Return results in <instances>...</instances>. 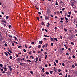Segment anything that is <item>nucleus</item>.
<instances>
[{"label": "nucleus", "instance_id": "nucleus-23", "mask_svg": "<svg viewBox=\"0 0 77 77\" xmlns=\"http://www.w3.org/2000/svg\"><path fill=\"white\" fill-rule=\"evenodd\" d=\"M0 66H1V67H3V64H0Z\"/></svg>", "mask_w": 77, "mask_h": 77}, {"label": "nucleus", "instance_id": "nucleus-54", "mask_svg": "<svg viewBox=\"0 0 77 77\" xmlns=\"http://www.w3.org/2000/svg\"><path fill=\"white\" fill-rule=\"evenodd\" d=\"M1 72H2L3 71V69H1Z\"/></svg>", "mask_w": 77, "mask_h": 77}, {"label": "nucleus", "instance_id": "nucleus-25", "mask_svg": "<svg viewBox=\"0 0 77 77\" xmlns=\"http://www.w3.org/2000/svg\"><path fill=\"white\" fill-rule=\"evenodd\" d=\"M54 65L55 66H56V63L55 62H54Z\"/></svg>", "mask_w": 77, "mask_h": 77}, {"label": "nucleus", "instance_id": "nucleus-4", "mask_svg": "<svg viewBox=\"0 0 77 77\" xmlns=\"http://www.w3.org/2000/svg\"><path fill=\"white\" fill-rule=\"evenodd\" d=\"M45 19L46 20H48V17L47 16H45Z\"/></svg>", "mask_w": 77, "mask_h": 77}, {"label": "nucleus", "instance_id": "nucleus-28", "mask_svg": "<svg viewBox=\"0 0 77 77\" xmlns=\"http://www.w3.org/2000/svg\"><path fill=\"white\" fill-rule=\"evenodd\" d=\"M4 45H5V47H7V46H8V45L6 43H5Z\"/></svg>", "mask_w": 77, "mask_h": 77}, {"label": "nucleus", "instance_id": "nucleus-64", "mask_svg": "<svg viewBox=\"0 0 77 77\" xmlns=\"http://www.w3.org/2000/svg\"><path fill=\"white\" fill-rule=\"evenodd\" d=\"M75 66H77V63H76L75 64Z\"/></svg>", "mask_w": 77, "mask_h": 77}, {"label": "nucleus", "instance_id": "nucleus-57", "mask_svg": "<svg viewBox=\"0 0 77 77\" xmlns=\"http://www.w3.org/2000/svg\"><path fill=\"white\" fill-rule=\"evenodd\" d=\"M58 72H60L61 71V70H60V69H58Z\"/></svg>", "mask_w": 77, "mask_h": 77}, {"label": "nucleus", "instance_id": "nucleus-16", "mask_svg": "<svg viewBox=\"0 0 77 77\" xmlns=\"http://www.w3.org/2000/svg\"><path fill=\"white\" fill-rule=\"evenodd\" d=\"M27 61L28 62H29L30 63L31 62V61L30 60H27Z\"/></svg>", "mask_w": 77, "mask_h": 77}, {"label": "nucleus", "instance_id": "nucleus-59", "mask_svg": "<svg viewBox=\"0 0 77 77\" xmlns=\"http://www.w3.org/2000/svg\"><path fill=\"white\" fill-rule=\"evenodd\" d=\"M51 46H52V47H53V43H51Z\"/></svg>", "mask_w": 77, "mask_h": 77}, {"label": "nucleus", "instance_id": "nucleus-45", "mask_svg": "<svg viewBox=\"0 0 77 77\" xmlns=\"http://www.w3.org/2000/svg\"><path fill=\"white\" fill-rule=\"evenodd\" d=\"M66 55H67V56H69V54L68 52H67L66 53Z\"/></svg>", "mask_w": 77, "mask_h": 77}, {"label": "nucleus", "instance_id": "nucleus-15", "mask_svg": "<svg viewBox=\"0 0 77 77\" xmlns=\"http://www.w3.org/2000/svg\"><path fill=\"white\" fill-rule=\"evenodd\" d=\"M64 30L65 31V32H67V29H66V28H64Z\"/></svg>", "mask_w": 77, "mask_h": 77}, {"label": "nucleus", "instance_id": "nucleus-34", "mask_svg": "<svg viewBox=\"0 0 77 77\" xmlns=\"http://www.w3.org/2000/svg\"><path fill=\"white\" fill-rule=\"evenodd\" d=\"M45 31H46V32H48V30L47 29H45Z\"/></svg>", "mask_w": 77, "mask_h": 77}, {"label": "nucleus", "instance_id": "nucleus-13", "mask_svg": "<svg viewBox=\"0 0 77 77\" xmlns=\"http://www.w3.org/2000/svg\"><path fill=\"white\" fill-rule=\"evenodd\" d=\"M9 58L10 59H12V58H13L12 56H10Z\"/></svg>", "mask_w": 77, "mask_h": 77}, {"label": "nucleus", "instance_id": "nucleus-19", "mask_svg": "<svg viewBox=\"0 0 77 77\" xmlns=\"http://www.w3.org/2000/svg\"><path fill=\"white\" fill-rule=\"evenodd\" d=\"M50 38H51V41H53V39H54L53 38H52L51 37Z\"/></svg>", "mask_w": 77, "mask_h": 77}, {"label": "nucleus", "instance_id": "nucleus-39", "mask_svg": "<svg viewBox=\"0 0 77 77\" xmlns=\"http://www.w3.org/2000/svg\"><path fill=\"white\" fill-rule=\"evenodd\" d=\"M12 45L13 46H14V43L12 42Z\"/></svg>", "mask_w": 77, "mask_h": 77}, {"label": "nucleus", "instance_id": "nucleus-53", "mask_svg": "<svg viewBox=\"0 0 77 77\" xmlns=\"http://www.w3.org/2000/svg\"><path fill=\"white\" fill-rule=\"evenodd\" d=\"M45 46V45H44L43 46H42V48H44V47Z\"/></svg>", "mask_w": 77, "mask_h": 77}, {"label": "nucleus", "instance_id": "nucleus-7", "mask_svg": "<svg viewBox=\"0 0 77 77\" xmlns=\"http://www.w3.org/2000/svg\"><path fill=\"white\" fill-rule=\"evenodd\" d=\"M54 71L55 72H57V69H54Z\"/></svg>", "mask_w": 77, "mask_h": 77}, {"label": "nucleus", "instance_id": "nucleus-46", "mask_svg": "<svg viewBox=\"0 0 77 77\" xmlns=\"http://www.w3.org/2000/svg\"><path fill=\"white\" fill-rule=\"evenodd\" d=\"M75 56L74 55H73L72 56V57H73V58H75Z\"/></svg>", "mask_w": 77, "mask_h": 77}, {"label": "nucleus", "instance_id": "nucleus-33", "mask_svg": "<svg viewBox=\"0 0 77 77\" xmlns=\"http://www.w3.org/2000/svg\"><path fill=\"white\" fill-rule=\"evenodd\" d=\"M14 43H15L16 44H18V43H17V42H15V41H14Z\"/></svg>", "mask_w": 77, "mask_h": 77}, {"label": "nucleus", "instance_id": "nucleus-48", "mask_svg": "<svg viewBox=\"0 0 77 77\" xmlns=\"http://www.w3.org/2000/svg\"><path fill=\"white\" fill-rule=\"evenodd\" d=\"M61 20H64V18H61L60 19Z\"/></svg>", "mask_w": 77, "mask_h": 77}, {"label": "nucleus", "instance_id": "nucleus-2", "mask_svg": "<svg viewBox=\"0 0 77 77\" xmlns=\"http://www.w3.org/2000/svg\"><path fill=\"white\" fill-rule=\"evenodd\" d=\"M65 18L66 20V23H68V18L65 17Z\"/></svg>", "mask_w": 77, "mask_h": 77}, {"label": "nucleus", "instance_id": "nucleus-38", "mask_svg": "<svg viewBox=\"0 0 77 77\" xmlns=\"http://www.w3.org/2000/svg\"><path fill=\"white\" fill-rule=\"evenodd\" d=\"M42 72H44V68H43L42 69Z\"/></svg>", "mask_w": 77, "mask_h": 77}, {"label": "nucleus", "instance_id": "nucleus-41", "mask_svg": "<svg viewBox=\"0 0 77 77\" xmlns=\"http://www.w3.org/2000/svg\"><path fill=\"white\" fill-rule=\"evenodd\" d=\"M22 47L21 45H20L18 47V48H21Z\"/></svg>", "mask_w": 77, "mask_h": 77}, {"label": "nucleus", "instance_id": "nucleus-22", "mask_svg": "<svg viewBox=\"0 0 77 77\" xmlns=\"http://www.w3.org/2000/svg\"><path fill=\"white\" fill-rule=\"evenodd\" d=\"M44 36H45V37H49V36H47L46 35H44Z\"/></svg>", "mask_w": 77, "mask_h": 77}, {"label": "nucleus", "instance_id": "nucleus-40", "mask_svg": "<svg viewBox=\"0 0 77 77\" xmlns=\"http://www.w3.org/2000/svg\"><path fill=\"white\" fill-rule=\"evenodd\" d=\"M6 18V19H8V18H9V16H7Z\"/></svg>", "mask_w": 77, "mask_h": 77}, {"label": "nucleus", "instance_id": "nucleus-10", "mask_svg": "<svg viewBox=\"0 0 77 77\" xmlns=\"http://www.w3.org/2000/svg\"><path fill=\"white\" fill-rule=\"evenodd\" d=\"M25 47L26 48H28V47H27V46L26 45V44L25 45Z\"/></svg>", "mask_w": 77, "mask_h": 77}, {"label": "nucleus", "instance_id": "nucleus-21", "mask_svg": "<svg viewBox=\"0 0 77 77\" xmlns=\"http://www.w3.org/2000/svg\"><path fill=\"white\" fill-rule=\"evenodd\" d=\"M46 74H48V75L49 74V73H48V72H46L45 73Z\"/></svg>", "mask_w": 77, "mask_h": 77}, {"label": "nucleus", "instance_id": "nucleus-8", "mask_svg": "<svg viewBox=\"0 0 77 77\" xmlns=\"http://www.w3.org/2000/svg\"><path fill=\"white\" fill-rule=\"evenodd\" d=\"M42 25H43V26H45V24H44V23L43 22H42Z\"/></svg>", "mask_w": 77, "mask_h": 77}, {"label": "nucleus", "instance_id": "nucleus-56", "mask_svg": "<svg viewBox=\"0 0 77 77\" xmlns=\"http://www.w3.org/2000/svg\"><path fill=\"white\" fill-rule=\"evenodd\" d=\"M71 5L72 7H73V6H74V4H72Z\"/></svg>", "mask_w": 77, "mask_h": 77}, {"label": "nucleus", "instance_id": "nucleus-63", "mask_svg": "<svg viewBox=\"0 0 77 77\" xmlns=\"http://www.w3.org/2000/svg\"><path fill=\"white\" fill-rule=\"evenodd\" d=\"M62 65L63 66H65V64L64 63H63L62 64Z\"/></svg>", "mask_w": 77, "mask_h": 77}, {"label": "nucleus", "instance_id": "nucleus-11", "mask_svg": "<svg viewBox=\"0 0 77 77\" xmlns=\"http://www.w3.org/2000/svg\"><path fill=\"white\" fill-rule=\"evenodd\" d=\"M6 55V56H8V53L7 52H5L4 53Z\"/></svg>", "mask_w": 77, "mask_h": 77}, {"label": "nucleus", "instance_id": "nucleus-36", "mask_svg": "<svg viewBox=\"0 0 77 77\" xmlns=\"http://www.w3.org/2000/svg\"><path fill=\"white\" fill-rule=\"evenodd\" d=\"M38 48H41V45H38Z\"/></svg>", "mask_w": 77, "mask_h": 77}, {"label": "nucleus", "instance_id": "nucleus-18", "mask_svg": "<svg viewBox=\"0 0 77 77\" xmlns=\"http://www.w3.org/2000/svg\"><path fill=\"white\" fill-rule=\"evenodd\" d=\"M30 73H31V74H33V71H31L30 72Z\"/></svg>", "mask_w": 77, "mask_h": 77}, {"label": "nucleus", "instance_id": "nucleus-52", "mask_svg": "<svg viewBox=\"0 0 77 77\" xmlns=\"http://www.w3.org/2000/svg\"><path fill=\"white\" fill-rule=\"evenodd\" d=\"M62 11H64L65 10V8H62Z\"/></svg>", "mask_w": 77, "mask_h": 77}, {"label": "nucleus", "instance_id": "nucleus-43", "mask_svg": "<svg viewBox=\"0 0 77 77\" xmlns=\"http://www.w3.org/2000/svg\"><path fill=\"white\" fill-rule=\"evenodd\" d=\"M35 42H32L31 43V44H34Z\"/></svg>", "mask_w": 77, "mask_h": 77}, {"label": "nucleus", "instance_id": "nucleus-35", "mask_svg": "<svg viewBox=\"0 0 77 77\" xmlns=\"http://www.w3.org/2000/svg\"><path fill=\"white\" fill-rule=\"evenodd\" d=\"M29 54H32V52L30 51V52H29Z\"/></svg>", "mask_w": 77, "mask_h": 77}, {"label": "nucleus", "instance_id": "nucleus-49", "mask_svg": "<svg viewBox=\"0 0 77 77\" xmlns=\"http://www.w3.org/2000/svg\"><path fill=\"white\" fill-rule=\"evenodd\" d=\"M65 17H66V15H67L66 13V12H65Z\"/></svg>", "mask_w": 77, "mask_h": 77}, {"label": "nucleus", "instance_id": "nucleus-50", "mask_svg": "<svg viewBox=\"0 0 77 77\" xmlns=\"http://www.w3.org/2000/svg\"><path fill=\"white\" fill-rule=\"evenodd\" d=\"M67 17H68V18H70V15H67Z\"/></svg>", "mask_w": 77, "mask_h": 77}, {"label": "nucleus", "instance_id": "nucleus-1", "mask_svg": "<svg viewBox=\"0 0 77 77\" xmlns=\"http://www.w3.org/2000/svg\"><path fill=\"white\" fill-rule=\"evenodd\" d=\"M20 65L21 66H24L26 65V63H20Z\"/></svg>", "mask_w": 77, "mask_h": 77}, {"label": "nucleus", "instance_id": "nucleus-51", "mask_svg": "<svg viewBox=\"0 0 77 77\" xmlns=\"http://www.w3.org/2000/svg\"><path fill=\"white\" fill-rule=\"evenodd\" d=\"M23 51H24V52H26V49H23Z\"/></svg>", "mask_w": 77, "mask_h": 77}, {"label": "nucleus", "instance_id": "nucleus-60", "mask_svg": "<svg viewBox=\"0 0 77 77\" xmlns=\"http://www.w3.org/2000/svg\"><path fill=\"white\" fill-rule=\"evenodd\" d=\"M3 38H2L0 39V41H2V40H3Z\"/></svg>", "mask_w": 77, "mask_h": 77}, {"label": "nucleus", "instance_id": "nucleus-29", "mask_svg": "<svg viewBox=\"0 0 77 77\" xmlns=\"http://www.w3.org/2000/svg\"><path fill=\"white\" fill-rule=\"evenodd\" d=\"M72 67L73 68H75V67L74 66V65H72Z\"/></svg>", "mask_w": 77, "mask_h": 77}, {"label": "nucleus", "instance_id": "nucleus-47", "mask_svg": "<svg viewBox=\"0 0 77 77\" xmlns=\"http://www.w3.org/2000/svg\"><path fill=\"white\" fill-rule=\"evenodd\" d=\"M71 12L70 11L68 13L69 14V15H71Z\"/></svg>", "mask_w": 77, "mask_h": 77}, {"label": "nucleus", "instance_id": "nucleus-30", "mask_svg": "<svg viewBox=\"0 0 77 77\" xmlns=\"http://www.w3.org/2000/svg\"><path fill=\"white\" fill-rule=\"evenodd\" d=\"M38 57H36L35 58L36 61H38Z\"/></svg>", "mask_w": 77, "mask_h": 77}, {"label": "nucleus", "instance_id": "nucleus-14", "mask_svg": "<svg viewBox=\"0 0 77 77\" xmlns=\"http://www.w3.org/2000/svg\"><path fill=\"white\" fill-rule=\"evenodd\" d=\"M14 38H15V40H17V37L15 36H14Z\"/></svg>", "mask_w": 77, "mask_h": 77}, {"label": "nucleus", "instance_id": "nucleus-6", "mask_svg": "<svg viewBox=\"0 0 77 77\" xmlns=\"http://www.w3.org/2000/svg\"><path fill=\"white\" fill-rule=\"evenodd\" d=\"M39 42V44H42V43H43V42L42 41H40Z\"/></svg>", "mask_w": 77, "mask_h": 77}, {"label": "nucleus", "instance_id": "nucleus-5", "mask_svg": "<svg viewBox=\"0 0 77 77\" xmlns=\"http://www.w3.org/2000/svg\"><path fill=\"white\" fill-rule=\"evenodd\" d=\"M74 23H77V19H75L74 21Z\"/></svg>", "mask_w": 77, "mask_h": 77}, {"label": "nucleus", "instance_id": "nucleus-17", "mask_svg": "<svg viewBox=\"0 0 77 77\" xmlns=\"http://www.w3.org/2000/svg\"><path fill=\"white\" fill-rule=\"evenodd\" d=\"M3 24L4 25V26L5 27H7L6 25V24H5L3 23Z\"/></svg>", "mask_w": 77, "mask_h": 77}, {"label": "nucleus", "instance_id": "nucleus-31", "mask_svg": "<svg viewBox=\"0 0 77 77\" xmlns=\"http://www.w3.org/2000/svg\"><path fill=\"white\" fill-rule=\"evenodd\" d=\"M17 60H18V62L19 63H20V58H18V59H17Z\"/></svg>", "mask_w": 77, "mask_h": 77}, {"label": "nucleus", "instance_id": "nucleus-58", "mask_svg": "<svg viewBox=\"0 0 77 77\" xmlns=\"http://www.w3.org/2000/svg\"><path fill=\"white\" fill-rule=\"evenodd\" d=\"M33 53H36V52L35 51H33Z\"/></svg>", "mask_w": 77, "mask_h": 77}, {"label": "nucleus", "instance_id": "nucleus-26", "mask_svg": "<svg viewBox=\"0 0 77 77\" xmlns=\"http://www.w3.org/2000/svg\"><path fill=\"white\" fill-rule=\"evenodd\" d=\"M47 56L46 55L45 56V59H47Z\"/></svg>", "mask_w": 77, "mask_h": 77}, {"label": "nucleus", "instance_id": "nucleus-44", "mask_svg": "<svg viewBox=\"0 0 77 77\" xmlns=\"http://www.w3.org/2000/svg\"><path fill=\"white\" fill-rule=\"evenodd\" d=\"M37 19L38 20V21H39V18L38 17H37Z\"/></svg>", "mask_w": 77, "mask_h": 77}, {"label": "nucleus", "instance_id": "nucleus-24", "mask_svg": "<svg viewBox=\"0 0 77 77\" xmlns=\"http://www.w3.org/2000/svg\"><path fill=\"white\" fill-rule=\"evenodd\" d=\"M8 51H9V52H10L11 53H13L11 51V50H8Z\"/></svg>", "mask_w": 77, "mask_h": 77}, {"label": "nucleus", "instance_id": "nucleus-20", "mask_svg": "<svg viewBox=\"0 0 77 77\" xmlns=\"http://www.w3.org/2000/svg\"><path fill=\"white\" fill-rule=\"evenodd\" d=\"M30 57H32V59H34V57H33L32 56H30Z\"/></svg>", "mask_w": 77, "mask_h": 77}, {"label": "nucleus", "instance_id": "nucleus-55", "mask_svg": "<svg viewBox=\"0 0 77 77\" xmlns=\"http://www.w3.org/2000/svg\"><path fill=\"white\" fill-rule=\"evenodd\" d=\"M8 54H9V55H11V53H9V52H8Z\"/></svg>", "mask_w": 77, "mask_h": 77}, {"label": "nucleus", "instance_id": "nucleus-61", "mask_svg": "<svg viewBox=\"0 0 77 77\" xmlns=\"http://www.w3.org/2000/svg\"><path fill=\"white\" fill-rule=\"evenodd\" d=\"M50 74H52L53 73V71H50Z\"/></svg>", "mask_w": 77, "mask_h": 77}, {"label": "nucleus", "instance_id": "nucleus-9", "mask_svg": "<svg viewBox=\"0 0 77 77\" xmlns=\"http://www.w3.org/2000/svg\"><path fill=\"white\" fill-rule=\"evenodd\" d=\"M54 40H55L57 42L58 41V40H57V39L56 38H54Z\"/></svg>", "mask_w": 77, "mask_h": 77}, {"label": "nucleus", "instance_id": "nucleus-32", "mask_svg": "<svg viewBox=\"0 0 77 77\" xmlns=\"http://www.w3.org/2000/svg\"><path fill=\"white\" fill-rule=\"evenodd\" d=\"M70 44H71V45L72 44V45H74V43H73V42H72L70 43Z\"/></svg>", "mask_w": 77, "mask_h": 77}, {"label": "nucleus", "instance_id": "nucleus-42", "mask_svg": "<svg viewBox=\"0 0 77 77\" xmlns=\"http://www.w3.org/2000/svg\"><path fill=\"white\" fill-rule=\"evenodd\" d=\"M48 45V43H47L46 44V45H45L46 47H47Z\"/></svg>", "mask_w": 77, "mask_h": 77}, {"label": "nucleus", "instance_id": "nucleus-12", "mask_svg": "<svg viewBox=\"0 0 77 77\" xmlns=\"http://www.w3.org/2000/svg\"><path fill=\"white\" fill-rule=\"evenodd\" d=\"M9 29H11V25H8Z\"/></svg>", "mask_w": 77, "mask_h": 77}, {"label": "nucleus", "instance_id": "nucleus-3", "mask_svg": "<svg viewBox=\"0 0 77 77\" xmlns=\"http://www.w3.org/2000/svg\"><path fill=\"white\" fill-rule=\"evenodd\" d=\"M8 69L9 70H10V71H11L13 69L11 67H10V66H8Z\"/></svg>", "mask_w": 77, "mask_h": 77}, {"label": "nucleus", "instance_id": "nucleus-27", "mask_svg": "<svg viewBox=\"0 0 77 77\" xmlns=\"http://www.w3.org/2000/svg\"><path fill=\"white\" fill-rule=\"evenodd\" d=\"M55 61L56 63H58V62H59V61L57 60H56Z\"/></svg>", "mask_w": 77, "mask_h": 77}, {"label": "nucleus", "instance_id": "nucleus-37", "mask_svg": "<svg viewBox=\"0 0 77 77\" xmlns=\"http://www.w3.org/2000/svg\"><path fill=\"white\" fill-rule=\"evenodd\" d=\"M38 14L39 15H41V12H38Z\"/></svg>", "mask_w": 77, "mask_h": 77}, {"label": "nucleus", "instance_id": "nucleus-62", "mask_svg": "<svg viewBox=\"0 0 77 77\" xmlns=\"http://www.w3.org/2000/svg\"><path fill=\"white\" fill-rule=\"evenodd\" d=\"M55 5H58V4L57 3V2L56 3Z\"/></svg>", "mask_w": 77, "mask_h": 77}]
</instances>
